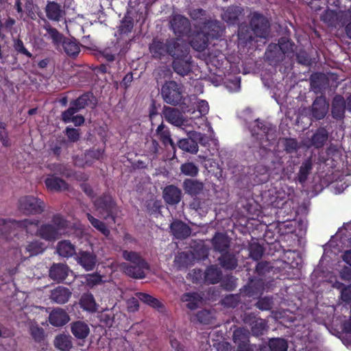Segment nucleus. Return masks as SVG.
Masks as SVG:
<instances>
[{
  "label": "nucleus",
  "instance_id": "f257e3e1",
  "mask_svg": "<svg viewBox=\"0 0 351 351\" xmlns=\"http://www.w3.org/2000/svg\"><path fill=\"white\" fill-rule=\"evenodd\" d=\"M54 223L56 226L47 224L39 228L37 220L24 219L17 221L10 219H0V232L4 234L12 228H23L27 234L37 235L45 241H54L67 233L65 230L66 223L62 219L58 217L54 219Z\"/></svg>",
  "mask_w": 351,
  "mask_h": 351
},
{
  "label": "nucleus",
  "instance_id": "f03ea898",
  "mask_svg": "<svg viewBox=\"0 0 351 351\" xmlns=\"http://www.w3.org/2000/svg\"><path fill=\"white\" fill-rule=\"evenodd\" d=\"M222 29L217 21H211L204 25L202 32L196 34L191 41L192 47L197 51H203L207 47L208 38L219 35Z\"/></svg>",
  "mask_w": 351,
  "mask_h": 351
},
{
  "label": "nucleus",
  "instance_id": "7ed1b4c3",
  "mask_svg": "<svg viewBox=\"0 0 351 351\" xmlns=\"http://www.w3.org/2000/svg\"><path fill=\"white\" fill-rule=\"evenodd\" d=\"M171 56L174 58V71L180 75H186L191 71V57L189 56V47L184 43L178 51H171Z\"/></svg>",
  "mask_w": 351,
  "mask_h": 351
},
{
  "label": "nucleus",
  "instance_id": "20e7f679",
  "mask_svg": "<svg viewBox=\"0 0 351 351\" xmlns=\"http://www.w3.org/2000/svg\"><path fill=\"white\" fill-rule=\"evenodd\" d=\"M184 87L173 81L165 83L161 90L163 99L171 105L178 104L184 98Z\"/></svg>",
  "mask_w": 351,
  "mask_h": 351
},
{
  "label": "nucleus",
  "instance_id": "39448f33",
  "mask_svg": "<svg viewBox=\"0 0 351 351\" xmlns=\"http://www.w3.org/2000/svg\"><path fill=\"white\" fill-rule=\"evenodd\" d=\"M162 113L165 119L169 123L176 126H191L192 128H195L196 125L197 128H200V125H199L198 123L193 120L196 118V117L190 119H185L180 110L176 108L165 107Z\"/></svg>",
  "mask_w": 351,
  "mask_h": 351
},
{
  "label": "nucleus",
  "instance_id": "423d86ee",
  "mask_svg": "<svg viewBox=\"0 0 351 351\" xmlns=\"http://www.w3.org/2000/svg\"><path fill=\"white\" fill-rule=\"evenodd\" d=\"M184 44L182 41L171 40L167 43H163L160 41L154 40L149 47V49L152 55L156 58H159L167 53L171 55V51H178L181 46Z\"/></svg>",
  "mask_w": 351,
  "mask_h": 351
},
{
  "label": "nucleus",
  "instance_id": "0eeeda50",
  "mask_svg": "<svg viewBox=\"0 0 351 351\" xmlns=\"http://www.w3.org/2000/svg\"><path fill=\"white\" fill-rule=\"evenodd\" d=\"M19 208L26 215L36 214L43 210L44 204L36 197L24 196L19 200Z\"/></svg>",
  "mask_w": 351,
  "mask_h": 351
},
{
  "label": "nucleus",
  "instance_id": "6e6552de",
  "mask_svg": "<svg viewBox=\"0 0 351 351\" xmlns=\"http://www.w3.org/2000/svg\"><path fill=\"white\" fill-rule=\"evenodd\" d=\"M95 212L97 215L101 217L107 219L108 217L112 218L114 221V210L115 204L110 196H104L97 199L95 202Z\"/></svg>",
  "mask_w": 351,
  "mask_h": 351
},
{
  "label": "nucleus",
  "instance_id": "1a4fd4ad",
  "mask_svg": "<svg viewBox=\"0 0 351 351\" xmlns=\"http://www.w3.org/2000/svg\"><path fill=\"white\" fill-rule=\"evenodd\" d=\"M135 295L136 298H132L128 301V308L130 311L134 312L138 309V300L156 308L162 307V304L156 298L149 294L138 292Z\"/></svg>",
  "mask_w": 351,
  "mask_h": 351
},
{
  "label": "nucleus",
  "instance_id": "9d476101",
  "mask_svg": "<svg viewBox=\"0 0 351 351\" xmlns=\"http://www.w3.org/2000/svg\"><path fill=\"white\" fill-rule=\"evenodd\" d=\"M250 25L255 35L261 38L267 36L269 22L264 16L256 12L253 13Z\"/></svg>",
  "mask_w": 351,
  "mask_h": 351
},
{
  "label": "nucleus",
  "instance_id": "9b49d317",
  "mask_svg": "<svg viewBox=\"0 0 351 351\" xmlns=\"http://www.w3.org/2000/svg\"><path fill=\"white\" fill-rule=\"evenodd\" d=\"M119 268L125 274L132 278H143L145 276L146 271L148 270V265L145 261L132 265H128L126 263H123L119 265Z\"/></svg>",
  "mask_w": 351,
  "mask_h": 351
},
{
  "label": "nucleus",
  "instance_id": "f8f14e48",
  "mask_svg": "<svg viewBox=\"0 0 351 351\" xmlns=\"http://www.w3.org/2000/svg\"><path fill=\"white\" fill-rule=\"evenodd\" d=\"M75 259L77 263L86 271L93 270L97 263L96 256L84 251L79 252Z\"/></svg>",
  "mask_w": 351,
  "mask_h": 351
},
{
  "label": "nucleus",
  "instance_id": "ddd939ff",
  "mask_svg": "<svg viewBox=\"0 0 351 351\" xmlns=\"http://www.w3.org/2000/svg\"><path fill=\"white\" fill-rule=\"evenodd\" d=\"M163 197L169 204H176L181 199V191L176 186L170 185L164 189Z\"/></svg>",
  "mask_w": 351,
  "mask_h": 351
},
{
  "label": "nucleus",
  "instance_id": "4468645a",
  "mask_svg": "<svg viewBox=\"0 0 351 351\" xmlns=\"http://www.w3.org/2000/svg\"><path fill=\"white\" fill-rule=\"evenodd\" d=\"M49 322L55 326H62L69 321L67 313L62 308L53 310L49 315Z\"/></svg>",
  "mask_w": 351,
  "mask_h": 351
},
{
  "label": "nucleus",
  "instance_id": "2eb2a0df",
  "mask_svg": "<svg viewBox=\"0 0 351 351\" xmlns=\"http://www.w3.org/2000/svg\"><path fill=\"white\" fill-rule=\"evenodd\" d=\"M171 24L174 33L176 34H183L186 32L189 26L188 19L181 15L174 16L171 21Z\"/></svg>",
  "mask_w": 351,
  "mask_h": 351
},
{
  "label": "nucleus",
  "instance_id": "dca6fc26",
  "mask_svg": "<svg viewBox=\"0 0 351 351\" xmlns=\"http://www.w3.org/2000/svg\"><path fill=\"white\" fill-rule=\"evenodd\" d=\"M56 250L58 254L64 258H69L76 254L75 245L67 240L58 242Z\"/></svg>",
  "mask_w": 351,
  "mask_h": 351
},
{
  "label": "nucleus",
  "instance_id": "f3484780",
  "mask_svg": "<svg viewBox=\"0 0 351 351\" xmlns=\"http://www.w3.org/2000/svg\"><path fill=\"white\" fill-rule=\"evenodd\" d=\"M70 272L68 267L63 264L53 265L49 271L50 277L55 280H64Z\"/></svg>",
  "mask_w": 351,
  "mask_h": 351
},
{
  "label": "nucleus",
  "instance_id": "a211bd4d",
  "mask_svg": "<svg viewBox=\"0 0 351 351\" xmlns=\"http://www.w3.org/2000/svg\"><path fill=\"white\" fill-rule=\"evenodd\" d=\"M263 124L258 120L254 121V128H257V130L255 128L251 130V132L253 136H257V138L260 140V144L263 146H265L264 142L269 139V136L271 135L269 133L272 132V130L267 129L265 127H263Z\"/></svg>",
  "mask_w": 351,
  "mask_h": 351
},
{
  "label": "nucleus",
  "instance_id": "6ab92c4d",
  "mask_svg": "<svg viewBox=\"0 0 351 351\" xmlns=\"http://www.w3.org/2000/svg\"><path fill=\"white\" fill-rule=\"evenodd\" d=\"M47 188L53 191H64L67 189V184L62 179L50 176L45 181Z\"/></svg>",
  "mask_w": 351,
  "mask_h": 351
},
{
  "label": "nucleus",
  "instance_id": "aec40b11",
  "mask_svg": "<svg viewBox=\"0 0 351 351\" xmlns=\"http://www.w3.org/2000/svg\"><path fill=\"white\" fill-rule=\"evenodd\" d=\"M71 294L68 289L58 287L51 291V298L57 303L64 304L68 301Z\"/></svg>",
  "mask_w": 351,
  "mask_h": 351
},
{
  "label": "nucleus",
  "instance_id": "412c9836",
  "mask_svg": "<svg viewBox=\"0 0 351 351\" xmlns=\"http://www.w3.org/2000/svg\"><path fill=\"white\" fill-rule=\"evenodd\" d=\"M80 304L82 308L90 313L97 311L98 308V305L90 293L84 294L80 299Z\"/></svg>",
  "mask_w": 351,
  "mask_h": 351
},
{
  "label": "nucleus",
  "instance_id": "4be33fe9",
  "mask_svg": "<svg viewBox=\"0 0 351 351\" xmlns=\"http://www.w3.org/2000/svg\"><path fill=\"white\" fill-rule=\"evenodd\" d=\"M45 248L43 243L33 240L27 242L25 246V253L29 256H36L43 252Z\"/></svg>",
  "mask_w": 351,
  "mask_h": 351
},
{
  "label": "nucleus",
  "instance_id": "5701e85b",
  "mask_svg": "<svg viewBox=\"0 0 351 351\" xmlns=\"http://www.w3.org/2000/svg\"><path fill=\"white\" fill-rule=\"evenodd\" d=\"M328 105L324 99L320 97L315 99L313 104V114L317 119H322L326 114Z\"/></svg>",
  "mask_w": 351,
  "mask_h": 351
},
{
  "label": "nucleus",
  "instance_id": "b1692460",
  "mask_svg": "<svg viewBox=\"0 0 351 351\" xmlns=\"http://www.w3.org/2000/svg\"><path fill=\"white\" fill-rule=\"evenodd\" d=\"M71 332L77 339H84L89 334L88 326L82 322H76L71 325Z\"/></svg>",
  "mask_w": 351,
  "mask_h": 351
},
{
  "label": "nucleus",
  "instance_id": "393cba45",
  "mask_svg": "<svg viewBox=\"0 0 351 351\" xmlns=\"http://www.w3.org/2000/svg\"><path fill=\"white\" fill-rule=\"evenodd\" d=\"M54 346L61 351H69L72 348L71 337L68 335H59L54 339Z\"/></svg>",
  "mask_w": 351,
  "mask_h": 351
},
{
  "label": "nucleus",
  "instance_id": "a878e982",
  "mask_svg": "<svg viewBox=\"0 0 351 351\" xmlns=\"http://www.w3.org/2000/svg\"><path fill=\"white\" fill-rule=\"evenodd\" d=\"M197 108L200 114V117L197 118L198 121L201 123H204L208 128V131L213 133V131L212 127L210 123L206 121V119L204 117V116L209 112V106L208 102L205 100H199L197 103Z\"/></svg>",
  "mask_w": 351,
  "mask_h": 351
},
{
  "label": "nucleus",
  "instance_id": "bb28decb",
  "mask_svg": "<svg viewBox=\"0 0 351 351\" xmlns=\"http://www.w3.org/2000/svg\"><path fill=\"white\" fill-rule=\"evenodd\" d=\"M171 230L177 238H184L190 234L189 228L183 222L176 221L171 224Z\"/></svg>",
  "mask_w": 351,
  "mask_h": 351
},
{
  "label": "nucleus",
  "instance_id": "cd10ccee",
  "mask_svg": "<svg viewBox=\"0 0 351 351\" xmlns=\"http://www.w3.org/2000/svg\"><path fill=\"white\" fill-rule=\"evenodd\" d=\"M183 187L186 193L191 195H196L203 190L204 185L202 182L197 180H186L184 182Z\"/></svg>",
  "mask_w": 351,
  "mask_h": 351
},
{
  "label": "nucleus",
  "instance_id": "c85d7f7f",
  "mask_svg": "<svg viewBox=\"0 0 351 351\" xmlns=\"http://www.w3.org/2000/svg\"><path fill=\"white\" fill-rule=\"evenodd\" d=\"M182 301L186 303V306L191 309H195L202 301V297L196 293H187L182 295Z\"/></svg>",
  "mask_w": 351,
  "mask_h": 351
},
{
  "label": "nucleus",
  "instance_id": "c756f323",
  "mask_svg": "<svg viewBox=\"0 0 351 351\" xmlns=\"http://www.w3.org/2000/svg\"><path fill=\"white\" fill-rule=\"evenodd\" d=\"M46 12L48 18L54 21H59L63 16V11L60 9V5L55 2L48 3Z\"/></svg>",
  "mask_w": 351,
  "mask_h": 351
},
{
  "label": "nucleus",
  "instance_id": "7c9ffc66",
  "mask_svg": "<svg viewBox=\"0 0 351 351\" xmlns=\"http://www.w3.org/2000/svg\"><path fill=\"white\" fill-rule=\"evenodd\" d=\"M178 147L181 149L191 154H195L198 151L197 144L191 138L181 139L178 142Z\"/></svg>",
  "mask_w": 351,
  "mask_h": 351
},
{
  "label": "nucleus",
  "instance_id": "2f4dec72",
  "mask_svg": "<svg viewBox=\"0 0 351 351\" xmlns=\"http://www.w3.org/2000/svg\"><path fill=\"white\" fill-rule=\"evenodd\" d=\"M213 243L217 250L223 252L228 247L229 241L224 234L217 233L213 239Z\"/></svg>",
  "mask_w": 351,
  "mask_h": 351
},
{
  "label": "nucleus",
  "instance_id": "473e14b6",
  "mask_svg": "<svg viewBox=\"0 0 351 351\" xmlns=\"http://www.w3.org/2000/svg\"><path fill=\"white\" fill-rule=\"evenodd\" d=\"M332 115L335 118H341L344 112V102L341 97H336L332 104Z\"/></svg>",
  "mask_w": 351,
  "mask_h": 351
},
{
  "label": "nucleus",
  "instance_id": "72a5a7b5",
  "mask_svg": "<svg viewBox=\"0 0 351 351\" xmlns=\"http://www.w3.org/2000/svg\"><path fill=\"white\" fill-rule=\"evenodd\" d=\"M240 13L239 8H230L223 12L222 18L228 23L232 24L236 21Z\"/></svg>",
  "mask_w": 351,
  "mask_h": 351
},
{
  "label": "nucleus",
  "instance_id": "f704fd0d",
  "mask_svg": "<svg viewBox=\"0 0 351 351\" xmlns=\"http://www.w3.org/2000/svg\"><path fill=\"white\" fill-rule=\"evenodd\" d=\"M62 47L66 54L71 56H75L80 52L79 45L75 42L69 39L64 40Z\"/></svg>",
  "mask_w": 351,
  "mask_h": 351
},
{
  "label": "nucleus",
  "instance_id": "c9c22d12",
  "mask_svg": "<svg viewBox=\"0 0 351 351\" xmlns=\"http://www.w3.org/2000/svg\"><path fill=\"white\" fill-rule=\"evenodd\" d=\"M220 271L217 267L211 266L206 269L205 274L206 280L211 284H215L220 279Z\"/></svg>",
  "mask_w": 351,
  "mask_h": 351
},
{
  "label": "nucleus",
  "instance_id": "e433bc0d",
  "mask_svg": "<svg viewBox=\"0 0 351 351\" xmlns=\"http://www.w3.org/2000/svg\"><path fill=\"white\" fill-rule=\"evenodd\" d=\"M87 217L91 225L104 235L108 236L110 233L109 230L106 225L99 219L93 217L90 214H87Z\"/></svg>",
  "mask_w": 351,
  "mask_h": 351
},
{
  "label": "nucleus",
  "instance_id": "4c0bfd02",
  "mask_svg": "<svg viewBox=\"0 0 351 351\" xmlns=\"http://www.w3.org/2000/svg\"><path fill=\"white\" fill-rule=\"evenodd\" d=\"M269 346L272 351H287L288 346L283 339H273L269 342Z\"/></svg>",
  "mask_w": 351,
  "mask_h": 351
},
{
  "label": "nucleus",
  "instance_id": "58836bf2",
  "mask_svg": "<svg viewBox=\"0 0 351 351\" xmlns=\"http://www.w3.org/2000/svg\"><path fill=\"white\" fill-rule=\"evenodd\" d=\"M156 132L157 134L159 136L160 138L164 144L167 145L169 143L171 145L173 149H174V143L170 137L169 132L167 130H165V126L163 124H160L158 127Z\"/></svg>",
  "mask_w": 351,
  "mask_h": 351
},
{
  "label": "nucleus",
  "instance_id": "ea45409f",
  "mask_svg": "<svg viewBox=\"0 0 351 351\" xmlns=\"http://www.w3.org/2000/svg\"><path fill=\"white\" fill-rule=\"evenodd\" d=\"M219 260L222 266L228 269L235 268L237 265V262L234 256L230 254H224L219 258Z\"/></svg>",
  "mask_w": 351,
  "mask_h": 351
},
{
  "label": "nucleus",
  "instance_id": "a19ab883",
  "mask_svg": "<svg viewBox=\"0 0 351 351\" xmlns=\"http://www.w3.org/2000/svg\"><path fill=\"white\" fill-rule=\"evenodd\" d=\"M181 172L185 176H195L198 173V168L192 162H186L181 165Z\"/></svg>",
  "mask_w": 351,
  "mask_h": 351
},
{
  "label": "nucleus",
  "instance_id": "79ce46f5",
  "mask_svg": "<svg viewBox=\"0 0 351 351\" xmlns=\"http://www.w3.org/2000/svg\"><path fill=\"white\" fill-rule=\"evenodd\" d=\"M311 167V162L309 160H307L302 163L298 173V180L300 182H304L306 180Z\"/></svg>",
  "mask_w": 351,
  "mask_h": 351
},
{
  "label": "nucleus",
  "instance_id": "37998d69",
  "mask_svg": "<svg viewBox=\"0 0 351 351\" xmlns=\"http://www.w3.org/2000/svg\"><path fill=\"white\" fill-rule=\"evenodd\" d=\"M333 287L341 290V297L343 301H351V285L346 287H343V285L337 282L334 285Z\"/></svg>",
  "mask_w": 351,
  "mask_h": 351
},
{
  "label": "nucleus",
  "instance_id": "c03bdc74",
  "mask_svg": "<svg viewBox=\"0 0 351 351\" xmlns=\"http://www.w3.org/2000/svg\"><path fill=\"white\" fill-rule=\"evenodd\" d=\"M249 332L245 328H239L234 330L233 339L235 343H245L248 339Z\"/></svg>",
  "mask_w": 351,
  "mask_h": 351
},
{
  "label": "nucleus",
  "instance_id": "a18cd8bd",
  "mask_svg": "<svg viewBox=\"0 0 351 351\" xmlns=\"http://www.w3.org/2000/svg\"><path fill=\"white\" fill-rule=\"evenodd\" d=\"M123 257L125 260L131 262L132 264L144 261L138 253L127 250L123 252Z\"/></svg>",
  "mask_w": 351,
  "mask_h": 351
},
{
  "label": "nucleus",
  "instance_id": "49530a36",
  "mask_svg": "<svg viewBox=\"0 0 351 351\" xmlns=\"http://www.w3.org/2000/svg\"><path fill=\"white\" fill-rule=\"evenodd\" d=\"M0 141L5 147H9L11 145V141L8 137L5 125L1 122H0Z\"/></svg>",
  "mask_w": 351,
  "mask_h": 351
},
{
  "label": "nucleus",
  "instance_id": "de8ad7c7",
  "mask_svg": "<svg viewBox=\"0 0 351 351\" xmlns=\"http://www.w3.org/2000/svg\"><path fill=\"white\" fill-rule=\"evenodd\" d=\"M263 250L262 247L256 243H253L250 247V255L254 260H258L262 257Z\"/></svg>",
  "mask_w": 351,
  "mask_h": 351
},
{
  "label": "nucleus",
  "instance_id": "09e8293b",
  "mask_svg": "<svg viewBox=\"0 0 351 351\" xmlns=\"http://www.w3.org/2000/svg\"><path fill=\"white\" fill-rule=\"evenodd\" d=\"M30 332L32 336L36 341H40L44 337L43 330L34 323H31Z\"/></svg>",
  "mask_w": 351,
  "mask_h": 351
},
{
  "label": "nucleus",
  "instance_id": "8fccbe9b",
  "mask_svg": "<svg viewBox=\"0 0 351 351\" xmlns=\"http://www.w3.org/2000/svg\"><path fill=\"white\" fill-rule=\"evenodd\" d=\"M327 136L324 132H318L312 138V143L317 147L322 146L326 141Z\"/></svg>",
  "mask_w": 351,
  "mask_h": 351
},
{
  "label": "nucleus",
  "instance_id": "3c124183",
  "mask_svg": "<svg viewBox=\"0 0 351 351\" xmlns=\"http://www.w3.org/2000/svg\"><path fill=\"white\" fill-rule=\"evenodd\" d=\"M265 322L263 319H256L254 322V326L252 328V332L254 335H259L263 334L265 329Z\"/></svg>",
  "mask_w": 351,
  "mask_h": 351
},
{
  "label": "nucleus",
  "instance_id": "603ef678",
  "mask_svg": "<svg viewBox=\"0 0 351 351\" xmlns=\"http://www.w3.org/2000/svg\"><path fill=\"white\" fill-rule=\"evenodd\" d=\"M84 278L87 285L90 287H93L101 282V276L97 274H87Z\"/></svg>",
  "mask_w": 351,
  "mask_h": 351
},
{
  "label": "nucleus",
  "instance_id": "864d4df0",
  "mask_svg": "<svg viewBox=\"0 0 351 351\" xmlns=\"http://www.w3.org/2000/svg\"><path fill=\"white\" fill-rule=\"evenodd\" d=\"M197 317L199 322L208 324L210 323L213 316L210 311L207 310H202L197 313Z\"/></svg>",
  "mask_w": 351,
  "mask_h": 351
},
{
  "label": "nucleus",
  "instance_id": "5fc2aeb1",
  "mask_svg": "<svg viewBox=\"0 0 351 351\" xmlns=\"http://www.w3.org/2000/svg\"><path fill=\"white\" fill-rule=\"evenodd\" d=\"M49 34L53 40V42L57 46L60 44L63 45L64 38L61 34H60L56 29H51L49 31Z\"/></svg>",
  "mask_w": 351,
  "mask_h": 351
},
{
  "label": "nucleus",
  "instance_id": "6e6d98bb",
  "mask_svg": "<svg viewBox=\"0 0 351 351\" xmlns=\"http://www.w3.org/2000/svg\"><path fill=\"white\" fill-rule=\"evenodd\" d=\"M88 96V95H82L77 100H75L72 104V106H74L75 109L78 111L80 109L84 108L87 105Z\"/></svg>",
  "mask_w": 351,
  "mask_h": 351
},
{
  "label": "nucleus",
  "instance_id": "4d7b16f0",
  "mask_svg": "<svg viewBox=\"0 0 351 351\" xmlns=\"http://www.w3.org/2000/svg\"><path fill=\"white\" fill-rule=\"evenodd\" d=\"M280 50L284 53H288L289 51L293 50V45L287 38H282L278 43Z\"/></svg>",
  "mask_w": 351,
  "mask_h": 351
},
{
  "label": "nucleus",
  "instance_id": "13d9d810",
  "mask_svg": "<svg viewBox=\"0 0 351 351\" xmlns=\"http://www.w3.org/2000/svg\"><path fill=\"white\" fill-rule=\"evenodd\" d=\"M66 134L68 138L72 142L77 141L80 138V132L78 130L75 128H67L66 130Z\"/></svg>",
  "mask_w": 351,
  "mask_h": 351
},
{
  "label": "nucleus",
  "instance_id": "bf43d9fd",
  "mask_svg": "<svg viewBox=\"0 0 351 351\" xmlns=\"http://www.w3.org/2000/svg\"><path fill=\"white\" fill-rule=\"evenodd\" d=\"M14 49L18 52L27 56L29 58L32 57V53H29L24 47L23 42L21 40H16L14 41Z\"/></svg>",
  "mask_w": 351,
  "mask_h": 351
},
{
  "label": "nucleus",
  "instance_id": "052dcab7",
  "mask_svg": "<svg viewBox=\"0 0 351 351\" xmlns=\"http://www.w3.org/2000/svg\"><path fill=\"white\" fill-rule=\"evenodd\" d=\"M77 111L75 109L74 106H71L67 110L64 111L62 116V120L65 123L71 122L72 120V118L74 117V114Z\"/></svg>",
  "mask_w": 351,
  "mask_h": 351
},
{
  "label": "nucleus",
  "instance_id": "680f3d73",
  "mask_svg": "<svg viewBox=\"0 0 351 351\" xmlns=\"http://www.w3.org/2000/svg\"><path fill=\"white\" fill-rule=\"evenodd\" d=\"M103 153L104 150L102 149H97L90 151L87 154H86V158H87L86 162L88 163L90 162V160H88L90 157H92L95 159L100 158L103 155Z\"/></svg>",
  "mask_w": 351,
  "mask_h": 351
},
{
  "label": "nucleus",
  "instance_id": "e2e57ef3",
  "mask_svg": "<svg viewBox=\"0 0 351 351\" xmlns=\"http://www.w3.org/2000/svg\"><path fill=\"white\" fill-rule=\"evenodd\" d=\"M226 87L230 91H237L240 88V81L238 78L226 83Z\"/></svg>",
  "mask_w": 351,
  "mask_h": 351
},
{
  "label": "nucleus",
  "instance_id": "0e129e2a",
  "mask_svg": "<svg viewBox=\"0 0 351 351\" xmlns=\"http://www.w3.org/2000/svg\"><path fill=\"white\" fill-rule=\"evenodd\" d=\"M257 307L262 310H267L270 308V302L269 300H259L257 304Z\"/></svg>",
  "mask_w": 351,
  "mask_h": 351
},
{
  "label": "nucleus",
  "instance_id": "69168bd1",
  "mask_svg": "<svg viewBox=\"0 0 351 351\" xmlns=\"http://www.w3.org/2000/svg\"><path fill=\"white\" fill-rule=\"evenodd\" d=\"M185 258H186V254L185 253H181L176 257L175 263L179 267H184L186 265V262L184 261L182 263L181 261Z\"/></svg>",
  "mask_w": 351,
  "mask_h": 351
},
{
  "label": "nucleus",
  "instance_id": "338daca9",
  "mask_svg": "<svg viewBox=\"0 0 351 351\" xmlns=\"http://www.w3.org/2000/svg\"><path fill=\"white\" fill-rule=\"evenodd\" d=\"M297 142L293 139L287 140L286 142V149L289 152H291L297 148Z\"/></svg>",
  "mask_w": 351,
  "mask_h": 351
},
{
  "label": "nucleus",
  "instance_id": "774afa93",
  "mask_svg": "<svg viewBox=\"0 0 351 351\" xmlns=\"http://www.w3.org/2000/svg\"><path fill=\"white\" fill-rule=\"evenodd\" d=\"M170 342L171 347L176 351H185L184 349L180 346L179 342L176 339H171Z\"/></svg>",
  "mask_w": 351,
  "mask_h": 351
}]
</instances>
